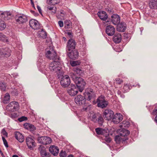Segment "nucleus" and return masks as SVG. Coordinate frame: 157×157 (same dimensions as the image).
<instances>
[{
	"label": "nucleus",
	"instance_id": "f257e3e1",
	"mask_svg": "<svg viewBox=\"0 0 157 157\" xmlns=\"http://www.w3.org/2000/svg\"><path fill=\"white\" fill-rule=\"evenodd\" d=\"M59 63V60H54L50 64L49 67L51 71L56 73L58 75H60L62 72L61 68L58 66Z\"/></svg>",
	"mask_w": 157,
	"mask_h": 157
},
{
	"label": "nucleus",
	"instance_id": "f03ea898",
	"mask_svg": "<svg viewBox=\"0 0 157 157\" xmlns=\"http://www.w3.org/2000/svg\"><path fill=\"white\" fill-rule=\"evenodd\" d=\"M84 95L87 100H92L93 103L94 102V104L96 103V102H94V99L96 96L95 93L93 89L90 88H88L86 89Z\"/></svg>",
	"mask_w": 157,
	"mask_h": 157
},
{
	"label": "nucleus",
	"instance_id": "7ed1b4c3",
	"mask_svg": "<svg viewBox=\"0 0 157 157\" xmlns=\"http://www.w3.org/2000/svg\"><path fill=\"white\" fill-rule=\"evenodd\" d=\"M19 105L18 102L13 101L10 102L6 106V110L7 112H13L19 109Z\"/></svg>",
	"mask_w": 157,
	"mask_h": 157
},
{
	"label": "nucleus",
	"instance_id": "20e7f679",
	"mask_svg": "<svg viewBox=\"0 0 157 157\" xmlns=\"http://www.w3.org/2000/svg\"><path fill=\"white\" fill-rule=\"evenodd\" d=\"M97 106L102 109L106 107L109 104L108 102L105 100V97L103 95H101L97 98Z\"/></svg>",
	"mask_w": 157,
	"mask_h": 157
},
{
	"label": "nucleus",
	"instance_id": "39448f33",
	"mask_svg": "<svg viewBox=\"0 0 157 157\" xmlns=\"http://www.w3.org/2000/svg\"><path fill=\"white\" fill-rule=\"evenodd\" d=\"M46 56L49 59H52L54 61L59 60V57L57 56L56 53L53 49L47 51Z\"/></svg>",
	"mask_w": 157,
	"mask_h": 157
},
{
	"label": "nucleus",
	"instance_id": "423d86ee",
	"mask_svg": "<svg viewBox=\"0 0 157 157\" xmlns=\"http://www.w3.org/2000/svg\"><path fill=\"white\" fill-rule=\"evenodd\" d=\"M60 84L64 88L68 87L70 84L71 80L67 75L63 76L60 80Z\"/></svg>",
	"mask_w": 157,
	"mask_h": 157
},
{
	"label": "nucleus",
	"instance_id": "0eeeda50",
	"mask_svg": "<svg viewBox=\"0 0 157 157\" xmlns=\"http://www.w3.org/2000/svg\"><path fill=\"white\" fill-rule=\"evenodd\" d=\"M75 83L78 88L79 91L82 92L84 89L85 86L86 85V82L84 80L80 77L78 78Z\"/></svg>",
	"mask_w": 157,
	"mask_h": 157
},
{
	"label": "nucleus",
	"instance_id": "6e6552de",
	"mask_svg": "<svg viewBox=\"0 0 157 157\" xmlns=\"http://www.w3.org/2000/svg\"><path fill=\"white\" fill-rule=\"evenodd\" d=\"M114 115L113 111L110 109H106L103 112V116L104 119L108 121L111 120Z\"/></svg>",
	"mask_w": 157,
	"mask_h": 157
},
{
	"label": "nucleus",
	"instance_id": "1a4fd4ad",
	"mask_svg": "<svg viewBox=\"0 0 157 157\" xmlns=\"http://www.w3.org/2000/svg\"><path fill=\"white\" fill-rule=\"evenodd\" d=\"M15 19L16 22L19 24L24 23L27 21L26 16L23 14L16 15Z\"/></svg>",
	"mask_w": 157,
	"mask_h": 157
},
{
	"label": "nucleus",
	"instance_id": "9d476101",
	"mask_svg": "<svg viewBox=\"0 0 157 157\" xmlns=\"http://www.w3.org/2000/svg\"><path fill=\"white\" fill-rule=\"evenodd\" d=\"M76 44V42L74 40L72 39L69 40L67 43L66 51L68 52L74 50L75 48Z\"/></svg>",
	"mask_w": 157,
	"mask_h": 157
},
{
	"label": "nucleus",
	"instance_id": "9b49d317",
	"mask_svg": "<svg viewBox=\"0 0 157 157\" xmlns=\"http://www.w3.org/2000/svg\"><path fill=\"white\" fill-rule=\"evenodd\" d=\"M39 143L45 145L50 144L52 142L51 139L48 137L41 136L38 139Z\"/></svg>",
	"mask_w": 157,
	"mask_h": 157
},
{
	"label": "nucleus",
	"instance_id": "f8f14e48",
	"mask_svg": "<svg viewBox=\"0 0 157 157\" xmlns=\"http://www.w3.org/2000/svg\"><path fill=\"white\" fill-rule=\"evenodd\" d=\"M86 100L84 96L78 95L75 98V101L77 104L81 105L85 104Z\"/></svg>",
	"mask_w": 157,
	"mask_h": 157
},
{
	"label": "nucleus",
	"instance_id": "ddd939ff",
	"mask_svg": "<svg viewBox=\"0 0 157 157\" xmlns=\"http://www.w3.org/2000/svg\"><path fill=\"white\" fill-rule=\"evenodd\" d=\"M11 51L8 48H2L0 49V55L2 57H9L10 55Z\"/></svg>",
	"mask_w": 157,
	"mask_h": 157
},
{
	"label": "nucleus",
	"instance_id": "4468645a",
	"mask_svg": "<svg viewBox=\"0 0 157 157\" xmlns=\"http://www.w3.org/2000/svg\"><path fill=\"white\" fill-rule=\"evenodd\" d=\"M122 115L120 113H117L113 115L112 118L113 122L115 124H117L120 122L123 119Z\"/></svg>",
	"mask_w": 157,
	"mask_h": 157
},
{
	"label": "nucleus",
	"instance_id": "2eb2a0df",
	"mask_svg": "<svg viewBox=\"0 0 157 157\" xmlns=\"http://www.w3.org/2000/svg\"><path fill=\"white\" fill-rule=\"evenodd\" d=\"M91 120L95 123H98L100 125H102L104 121V119L102 117L100 116L97 117L96 114L93 115Z\"/></svg>",
	"mask_w": 157,
	"mask_h": 157
},
{
	"label": "nucleus",
	"instance_id": "dca6fc26",
	"mask_svg": "<svg viewBox=\"0 0 157 157\" xmlns=\"http://www.w3.org/2000/svg\"><path fill=\"white\" fill-rule=\"evenodd\" d=\"M27 145L29 148L30 149H33L35 147V141L32 138L27 137L26 139Z\"/></svg>",
	"mask_w": 157,
	"mask_h": 157
},
{
	"label": "nucleus",
	"instance_id": "f3484780",
	"mask_svg": "<svg viewBox=\"0 0 157 157\" xmlns=\"http://www.w3.org/2000/svg\"><path fill=\"white\" fill-rule=\"evenodd\" d=\"M115 30L114 27L112 25H109L106 27L105 32L109 36H113L115 33Z\"/></svg>",
	"mask_w": 157,
	"mask_h": 157
},
{
	"label": "nucleus",
	"instance_id": "a211bd4d",
	"mask_svg": "<svg viewBox=\"0 0 157 157\" xmlns=\"http://www.w3.org/2000/svg\"><path fill=\"white\" fill-rule=\"evenodd\" d=\"M29 24L30 26L34 29H37L40 27L38 21L32 19L29 21Z\"/></svg>",
	"mask_w": 157,
	"mask_h": 157
},
{
	"label": "nucleus",
	"instance_id": "6ab92c4d",
	"mask_svg": "<svg viewBox=\"0 0 157 157\" xmlns=\"http://www.w3.org/2000/svg\"><path fill=\"white\" fill-rule=\"evenodd\" d=\"M69 52L68 53V56L70 58L72 59H77L78 56V53L77 50H74Z\"/></svg>",
	"mask_w": 157,
	"mask_h": 157
},
{
	"label": "nucleus",
	"instance_id": "aec40b11",
	"mask_svg": "<svg viewBox=\"0 0 157 157\" xmlns=\"http://www.w3.org/2000/svg\"><path fill=\"white\" fill-rule=\"evenodd\" d=\"M71 88L68 90L67 92L71 96H74L77 94L78 92V90L76 88L75 85L71 84Z\"/></svg>",
	"mask_w": 157,
	"mask_h": 157
},
{
	"label": "nucleus",
	"instance_id": "412c9836",
	"mask_svg": "<svg viewBox=\"0 0 157 157\" xmlns=\"http://www.w3.org/2000/svg\"><path fill=\"white\" fill-rule=\"evenodd\" d=\"M111 21L114 25H117L120 23V18L119 15L117 14H114L111 17Z\"/></svg>",
	"mask_w": 157,
	"mask_h": 157
},
{
	"label": "nucleus",
	"instance_id": "4be33fe9",
	"mask_svg": "<svg viewBox=\"0 0 157 157\" xmlns=\"http://www.w3.org/2000/svg\"><path fill=\"white\" fill-rule=\"evenodd\" d=\"M39 150L42 157H50L49 153L46 152L44 147L40 146L39 148Z\"/></svg>",
	"mask_w": 157,
	"mask_h": 157
},
{
	"label": "nucleus",
	"instance_id": "5701e85b",
	"mask_svg": "<svg viewBox=\"0 0 157 157\" xmlns=\"http://www.w3.org/2000/svg\"><path fill=\"white\" fill-rule=\"evenodd\" d=\"M117 25V31L120 32H124L125 31L126 28V25L125 23L121 22Z\"/></svg>",
	"mask_w": 157,
	"mask_h": 157
},
{
	"label": "nucleus",
	"instance_id": "b1692460",
	"mask_svg": "<svg viewBox=\"0 0 157 157\" xmlns=\"http://www.w3.org/2000/svg\"><path fill=\"white\" fill-rule=\"evenodd\" d=\"M50 152L54 156H57L59 152L58 147L54 146H52L49 148Z\"/></svg>",
	"mask_w": 157,
	"mask_h": 157
},
{
	"label": "nucleus",
	"instance_id": "393cba45",
	"mask_svg": "<svg viewBox=\"0 0 157 157\" xmlns=\"http://www.w3.org/2000/svg\"><path fill=\"white\" fill-rule=\"evenodd\" d=\"M98 16L103 21H105L107 19L108 16L106 13L104 11H100L98 13Z\"/></svg>",
	"mask_w": 157,
	"mask_h": 157
},
{
	"label": "nucleus",
	"instance_id": "a878e982",
	"mask_svg": "<svg viewBox=\"0 0 157 157\" xmlns=\"http://www.w3.org/2000/svg\"><path fill=\"white\" fill-rule=\"evenodd\" d=\"M113 41L115 43H119L121 40V36L120 33H116L113 37Z\"/></svg>",
	"mask_w": 157,
	"mask_h": 157
},
{
	"label": "nucleus",
	"instance_id": "bb28decb",
	"mask_svg": "<svg viewBox=\"0 0 157 157\" xmlns=\"http://www.w3.org/2000/svg\"><path fill=\"white\" fill-rule=\"evenodd\" d=\"M95 132L98 135H108V133L106 130L100 128H98L95 129Z\"/></svg>",
	"mask_w": 157,
	"mask_h": 157
},
{
	"label": "nucleus",
	"instance_id": "cd10ccee",
	"mask_svg": "<svg viewBox=\"0 0 157 157\" xmlns=\"http://www.w3.org/2000/svg\"><path fill=\"white\" fill-rule=\"evenodd\" d=\"M15 137L20 142L22 143L24 140V136L19 132H15Z\"/></svg>",
	"mask_w": 157,
	"mask_h": 157
},
{
	"label": "nucleus",
	"instance_id": "c85d7f7f",
	"mask_svg": "<svg viewBox=\"0 0 157 157\" xmlns=\"http://www.w3.org/2000/svg\"><path fill=\"white\" fill-rule=\"evenodd\" d=\"M118 132L119 135L122 136H127L130 134L129 131L124 129H120Z\"/></svg>",
	"mask_w": 157,
	"mask_h": 157
},
{
	"label": "nucleus",
	"instance_id": "c756f323",
	"mask_svg": "<svg viewBox=\"0 0 157 157\" xmlns=\"http://www.w3.org/2000/svg\"><path fill=\"white\" fill-rule=\"evenodd\" d=\"M24 128L31 131H34L36 129V127L35 126L30 124L25 123L24 124Z\"/></svg>",
	"mask_w": 157,
	"mask_h": 157
},
{
	"label": "nucleus",
	"instance_id": "7c9ffc66",
	"mask_svg": "<svg viewBox=\"0 0 157 157\" xmlns=\"http://www.w3.org/2000/svg\"><path fill=\"white\" fill-rule=\"evenodd\" d=\"M5 20H8L12 18V14L9 12H4L1 14Z\"/></svg>",
	"mask_w": 157,
	"mask_h": 157
},
{
	"label": "nucleus",
	"instance_id": "2f4dec72",
	"mask_svg": "<svg viewBox=\"0 0 157 157\" xmlns=\"http://www.w3.org/2000/svg\"><path fill=\"white\" fill-rule=\"evenodd\" d=\"M73 70L79 76H82L83 74V71L80 68L74 67L73 68Z\"/></svg>",
	"mask_w": 157,
	"mask_h": 157
},
{
	"label": "nucleus",
	"instance_id": "473e14b6",
	"mask_svg": "<svg viewBox=\"0 0 157 157\" xmlns=\"http://www.w3.org/2000/svg\"><path fill=\"white\" fill-rule=\"evenodd\" d=\"M48 11L49 13H51L52 14H55L56 11V8L55 6H48Z\"/></svg>",
	"mask_w": 157,
	"mask_h": 157
},
{
	"label": "nucleus",
	"instance_id": "72a5a7b5",
	"mask_svg": "<svg viewBox=\"0 0 157 157\" xmlns=\"http://www.w3.org/2000/svg\"><path fill=\"white\" fill-rule=\"evenodd\" d=\"M10 99V95L8 93H6L3 100V102L4 104H7L9 102Z\"/></svg>",
	"mask_w": 157,
	"mask_h": 157
},
{
	"label": "nucleus",
	"instance_id": "f704fd0d",
	"mask_svg": "<svg viewBox=\"0 0 157 157\" xmlns=\"http://www.w3.org/2000/svg\"><path fill=\"white\" fill-rule=\"evenodd\" d=\"M6 83L4 81L0 82V89L2 91H4L6 90Z\"/></svg>",
	"mask_w": 157,
	"mask_h": 157
},
{
	"label": "nucleus",
	"instance_id": "c9c22d12",
	"mask_svg": "<svg viewBox=\"0 0 157 157\" xmlns=\"http://www.w3.org/2000/svg\"><path fill=\"white\" fill-rule=\"evenodd\" d=\"M39 35L40 37L44 39L45 38L47 37V33L43 29L39 32Z\"/></svg>",
	"mask_w": 157,
	"mask_h": 157
},
{
	"label": "nucleus",
	"instance_id": "e433bc0d",
	"mask_svg": "<svg viewBox=\"0 0 157 157\" xmlns=\"http://www.w3.org/2000/svg\"><path fill=\"white\" fill-rule=\"evenodd\" d=\"M65 28L66 29H69L72 28V23L70 21H67L65 23Z\"/></svg>",
	"mask_w": 157,
	"mask_h": 157
},
{
	"label": "nucleus",
	"instance_id": "4c0bfd02",
	"mask_svg": "<svg viewBox=\"0 0 157 157\" xmlns=\"http://www.w3.org/2000/svg\"><path fill=\"white\" fill-rule=\"evenodd\" d=\"M130 86L128 84H124L122 91L124 93L127 92L130 89Z\"/></svg>",
	"mask_w": 157,
	"mask_h": 157
},
{
	"label": "nucleus",
	"instance_id": "58836bf2",
	"mask_svg": "<svg viewBox=\"0 0 157 157\" xmlns=\"http://www.w3.org/2000/svg\"><path fill=\"white\" fill-rule=\"evenodd\" d=\"M149 6L150 8L152 9H154L155 7L157 5V2L155 1L150 0L149 3Z\"/></svg>",
	"mask_w": 157,
	"mask_h": 157
},
{
	"label": "nucleus",
	"instance_id": "ea45409f",
	"mask_svg": "<svg viewBox=\"0 0 157 157\" xmlns=\"http://www.w3.org/2000/svg\"><path fill=\"white\" fill-rule=\"evenodd\" d=\"M70 75L71 78H72V79L75 83L77 80L78 78H80L77 77L75 74L73 73H70Z\"/></svg>",
	"mask_w": 157,
	"mask_h": 157
},
{
	"label": "nucleus",
	"instance_id": "a19ab883",
	"mask_svg": "<svg viewBox=\"0 0 157 157\" xmlns=\"http://www.w3.org/2000/svg\"><path fill=\"white\" fill-rule=\"evenodd\" d=\"M6 27V24L4 21H0V30H2Z\"/></svg>",
	"mask_w": 157,
	"mask_h": 157
},
{
	"label": "nucleus",
	"instance_id": "79ce46f5",
	"mask_svg": "<svg viewBox=\"0 0 157 157\" xmlns=\"http://www.w3.org/2000/svg\"><path fill=\"white\" fill-rule=\"evenodd\" d=\"M47 1L49 4L55 5L59 2V0H47Z\"/></svg>",
	"mask_w": 157,
	"mask_h": 157
},
{
	"label": "nucleus",
	"instance_id": "37998d69",
	"mask_svg": "<svg viewBox=\"0 0 157 157\" xmlns=\"http://www.w3.org/2000/svg\"><path fill=\"white\" fill-rule=\"evenodd\" d=\"M122 139L119 136H116L115 137V140L117 144H120L121 140Z\"/></svg>",
	"mask_w": 157,
	"mask_h": 157
},
{
	"label": "nucleus",
	"instance_id": "c03bdc74",
	"mask_svg": "<svg viewBox=\"0 0 157 157\" xmlns=\"http://www.w3.org/2000/svg\"><path fill=\"white\" fill-rule=\"evenodd\" d=\"M122 124L121 125L122 127H124L125 128H128L129 126V123L128 121H123Z\"/></svg>",
	"mask_w": 157,
	"mask_h": 157
},
{
	"label": "nucleus",
	"instance_id": "a18cd8bd",
	"mask_svg": "<svg viewBox=\"0 0 157 157\" xmlns=\"http://www.w3.org/2000/svg\"><path fill=\"white\" fill-rule=\"evenodd\" d=\"M0 40H2V41L6 40L7 39L6 38V36L5 35L3 34V33L0 32Z\"/></svg>",
	"mask_w": 157,
	"mask_h": 157
},
{
	"label": "nucleus",
	"instance_id": "49530a36",
	"mask_svg": "<svg viewBox=\"0 0 157 157\" xmlns=\"http://www.w3.org/2000/svg\"><path fill=\"white\" fill-rule=\"evenodd\" d=\"M59 155L60 157H66L67 156L66 153L65 151H61L59 154Z\"/></svg>",
	"mask_w": 157,
	"mask_h": 157
},
{
	"label": "nucleus",
	"instance_id": "de8ad7c7",
	"mask_svg": "<svg viewBox=\"0 0 157 157\" xmlns=\"http://www.w3.org/2000/svg\"><path fill=\"white\" fill-rule=\"evenodd\" d=\"M70 63L71 66H72L73 67L79 64L78 61H73L72 62H71Z\"/></svg>",
	"mask_w": 157,
	"mask_h": 157
},
{
	"label": "nucleus",
	"instance_id": "09e8293b",
	"mask_svg": "<svg viewBox=\"0 0 157 157\" xmlns=\"http://www.w3.org/2000/svg\"><path fill=\"white\" fill-rule=\"evenodd\" d=\"M17 113H14L11 114L10 115V117L14 119L17 117Z\"/></svg>",
	"mask_w": 157,
	"mask_h": 157
},
{
	"label": "nucleus",
	"instance_id": "8fccbe9b",
	"mask_svg": "<svg viewBox=\"0 0 157 157\" xmlns=\"http://www.w3.org/2000/svg\"><path fill=\"white\" fill-rule=\"evenodd\" d=\"M116 82L118 84H121L122 83V80L119 78H117L116 79Z\"/></svg>",
	"mask_w": 157,
	"mask_h": 157
},
{
	"label": "nucleus",
	"instance_id": "3c124183",
	"mask_svg": "<svg viewBox=\"0 0 157 157\" xmlns=\"http://www.w3.org/2000/svg\"><path fill=\"white\" fill-rule=\"evenodd\" d=\"M11 93L13 95H16L18 94L17 91L16 89L13 90L11 91Z\"/></svg>",
	"mask_w": 157,
	"mask_h": 157
},
{
	"label": "nucleus",
	"instance_id": "603ef678",
	"mask_svg": "<svg viewBox=\"0 0 157 157\" xmlns=\"http://www.w3.org/2000/svg\"><path fill=\"white\" fill-rule=\"evenodd\" d=\"M2 133L3 135L6 136V137L7 136V133L5 129H3L2 130Z\"/></svg>",
	"mask_w": 157,
	"mask_h": 157
},
{
	"label": "nucleus",
	"instance_id": "864d4df0",
	"mask_svg": "<svg viewBox=\"0 0 157 157\" xmlns=\"http://www.w3.org/2000/svg\"><path fill=\"white\" fill-rule=\"evenodd\" d=\"M27 119V118L26 117H21L19 118L18 120L20 122H22L26 120Z\"/></svg>",
	"mask_w": 157,
	"mask_h": 157
},
{
	"label": "nucleus",
	"instance_id": "5fc2aeb1",
	"mask_svg": "<svg viewBox=\"0 0 157 157\" xmlns=\"http://www.w3.org/2000/svg\"><path fill=\"white\" fill-rule=\"evenodd\" d=\"M58 24L60 27H62L63 26V21H59L58 22Z\"/></svg>",
	"mask_w": 157,
	"mask_h": 157
},
{
	"label": "nucleus",
	"instance_id": "6e6d98bb",
	"mask_svg": "<svg viewBox=\"0 0 157 157\" xmlns=\"http://www.w3.org/2000/svg\"><path fill=\"white\" fill-rule=\"evenodd\" d=\"M105 141L107 143H110L111 139L110 138H106L105 140Z\"/></svg>",
	"mask_w": 157,
	"mask_h": 157
},
{
	"label": "nucleus",
	"instance_id": "4d7b16f0",
	"mask_svg": "<svg viewBox=\"0 0 157 157\" xmlns=\"http://www.w3.org/2000/svg\"><path fill=\"white\" fill-rule=\"evenodd\" d=\"M37 7L39 13L41 14L42 12L40 7L38 6H37Z\"/></svg>",
	"mask_w": 157,
	"mask_h": 157
},
{
	"label": "nucleus",
	"instance_id": "13d9d810",
	"mask_svg": "<svg viewBox=\"0 0 157 157\" xmlns=\"http://www.w3.org/2000/svg\"><path fill=\"white\" fill-rule=\"evenodd\" d=\"M3 142L5 146V147H8V143H7V141L5 140V141H4Z\"/></svg>",
	"mask_w": 157,
	"mask_h": 157
},
{
	"label": "nucleus",
	"instance_id": "bf43d9fd",
	"mask_svg": "<svg viewBox=\"0 0 157 157\" xmlns=\"http://www.w3.org/2000/svg\"><path fill=\"white\" fill-rule=\"evenodd\" d=\"M155 109L153 110L152 112L153 113L155 114H157V107H155Z\"/></svg>",
	"mask_w": 157,
	"mask_h": 157
},
{
	"label": "nucleus",
	"instance_id": "052dcab7",
	"mask_svg": "<svg viewBox=\"0 0 157 157\" xmlns=\"http://www.w3.org/2000/svg\"><path fill=\"white\" fill-rule=\"evenodd\" d=\"M67 33L68 35L70 37H71L72 36L71 32H67Z\"/></svg>",
	"mask_w": 157,
	"mask_h": 157
},
{
	"label": "nucleus",
	"instance_id": "680f3d73",
	"mask_svg": "<svg viewBox=\"0 0 157 157\" xmlns=\"http://www.w3.org/2000/svg\"><path fill=\"white\" fill-rule=\"evenodd\" d=\"M90 72H89V74H90V75H92V74H93V70L91 68L90 70Z\"/></svg>",
	"mask_w": 157,
	"mask_h": 157
},
{
	"label": "nucleus",
	"instance_id": "e2e57ef3",
	"mask_svg": "<svg viewBox=\"0 0 157 157\" xmlns=\"http://www.w3.org/2000/svg\"><path fill=\"white\" fill-rule=\"evenodd\" d=\"M31 5L34 8H35L34 6V4L33 3V1H32V2H31Z\"/></svg>",
	"mask_w": 157,
	"mask_h": 157
},
{
	"label": "nucleus",
	"instance_id": "0e129e2a",
	"mask_svg": "<svg viewBox=\"0 0 157 157\" xmlns=\"http://www.w3.org/2000/svg\"><path fill=\"white\" fill-rule=\"evenodd\" d=\"M117 93L118 95H120L121 94V92L119 90L117 91Z\"/></svg>",
	"mask_w": 157,
	"mask_h": 157
},
{
	"label": "nucleus",
	"instance_id": "69168bd1",
	"mask_svg": "<svg viewBox=\"0 0 157 157\" xmlns=\"http://www.w3.org/2000/svg\"><path fill=\"white\" fill-rule=\"evenodd\" d=\"M120 96L122 98H124V95L122 94L120 95Z\"/></svg>",
	"mask_w": 157,
	"mask_h": 157
},
{
	"label": "nucleus",
	"instance_id": "338daca9",
	"mask_svg": "<svg viewBox=\"0 0 157 157\" xmlns=\"http://www.w3.org/2000/svg\"><path fill=\"white\" fill-rule=\"evenodd\" d=\"M155 121L156 123H157V115L155 116Z\"/></svg>",
	"mask_w": 157,
	"mask_h": 157
},
{
	"label": "nucleus",
	"instance_id": "774afa93",
	"mask_svg": "<svg viewBox=\"0 0 157 157\" xmlns=\"http://www.w3.org/2000/svg\"><path fill=\"white\" fill-rule=\"evenodd\" d=\"M67 157H74V156L72 155H69Z\"/></svg>",
	"mask_w": 157,
	"mask_h": 157
}]
</instances>
